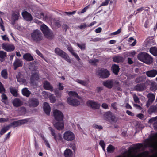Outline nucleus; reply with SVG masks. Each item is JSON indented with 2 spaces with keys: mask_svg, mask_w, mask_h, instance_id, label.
I'll return each mask as SVG.
<instances>
[{
  "mask_svg": "<svg viewBox=\"0 0 157 157\" xmlns=\"http://www.w3.org/2000/svg\"><path fill=\"white\" fill-rule=\"evenodd\" d=\"M104 117L107 121H111L114 122L115 121L116 117L110 111L106 112L104 115Z\"/></svg>",
  "mask_w": 157,
  "mask_h": 157,
  "instance_id": "obj_10",
  "label": "nucleus"
},
{
  "mask_svg": "<svg viewBox=\"0 0 157 157\" xmlns=\"http://www.w3.org/2000/svg\"><path fill=\"white\" fill-rule=\"evenodd\" d=\"M93 127L96 129H98L99 130H101L103 129L102 126L101 125H98L97 124H94Z\"/></svg>",
  "mask_w": 157,
  "mask_h": 157,
  "instance_id": "obj_51",
  "label": "nucleus"
},
{
  "mask_svg": "<svg viewBox=\"0 0 157 157\" xmlns=\"http://www.w3.org/2000/svg\"><path fill=\"white\" fill-rule=\"evenodd\" d=\"M20 125H21L22 124H24L25 123H27L29 121V119H22L20 120H18Z\"/></svg>",
  "mask_w": 157,
  "mask_h": 157,
  "instance_id": "obj_46",
  "label": "nucleus"
},
{
  "mask_svg": "<svg viewBox=\"0 0 157 157\" xmlns=\"http://www.w3.org/2000/svg\"><path fill=\"white\" fill-rule=\"evenodd\" d=\"M97 72L98 75L103 78H108L110 75L109 71L106 69H101L98 70Z\"/></svg>",
  "mask_w": 157,
  "mask_h": 157,
  "instance_id": "obj_8",
  "label": "nucleus"
},
{
  "mask_svg": "<svg viewBox=\"0 0 157 157\" xmlns=\"http://www.w3.org/2000/svg\"><path fill=\"white\" fill-rule=\"evenodd\" d=\"M143 147V145L142 144L138 143L134 145L133 149L135 150H140Z\"/></svg>",
  "mask_w": 157,
  "mask_h": 157,
  "instance_id": "obj_38",
  "label": "nucleus"
},
{
  "mask_svg": "<svg viewBox=\"0 0 157 157\" xmlns=\"http://www.w3.org/2000/svg\"><path fill=\"white\" fill-rule=\"evenodd\" d=\"M28 103L30 107H35L38 105L39 101L37 98H32L29 100Z\"/></svg>",
  "mask_w": 157,
  "mask_h": 157,
  "instance_id": "obj_15",
  "label": "nucleus"
},
{
  "mask_svg": "<svg viewBox=\"0 0 157 157\" xmlns=\"http://www.w3.org/2000/svg\"><path fill=\"white\" fill-rule=\"evenodd\" d=\"M76 59L78 60V61H79L80 60V59L77 53H75L74 51L72 53H71Z\"/></svg>",
  "mask_w": 157,
  "mask_h": 157,
  "instance_id": "obj_54",
  "label": "nucleus"
},
{
  "mask_svg": "<svg viewBox=\"0 0 157 157\" xmlns=\"http://www.w3.org/2000/svg\"><path fill=\"white\" fill-rule=\"evenodd\" d=\"M2 97V102L4 103L5 104H6L7 100V97L6 96V95L4 94H2L1 96Z\"/></svg>",
  "mask_w": 157,
  "mask_h": 157,
  "instance_id": "obj_41",
  "label": "nucleus"
},
{
  "mask_svg": "<svg viewBox=\"0 0 157 157\" xmlns=\"http://www.w3.org/2000/svg\"><path fill=\"white\" fill-rule=\"evenodd\" d=\"M137 58L139 60L146 64H150L153 61V58L151 56L145 52H142L139 54Z\"/></svg>",
  "mask_w": 157,
  "mask_h": 157,
  "instance_id": "obj_4",
  "label": "nucleus"
},
{
  "mask_svg": "<svg viewBox=\"0 0 157 157\" xmlns=\"http://www.w3.org/2000/svg\"><path fill=\"white\" fill-rule=\"evenodd\" d=\"M19 16V14L18 13H13L12 16V19L14 23L15 21L18 20Z\"/></svg>",
  "mask_w": 157,
  "mask_h": 157,
  "instance_id": "obj_31",
  "label": "nucleus"
},
{
  "mask_svg": "<svg viewBox=\"0 0 157 157\" xmlns=\"http://www.w3.org/2000/svg\"><path fill=\"white\" fill-rule=\"evenodd\" d=\"M11 125L14 127H15L20 126V125L19 121H15L12 122L11 124Z\"/></svg>",
  "mask_w": 157,
  "mask_h": 157,
  "instance_id": "obj_44",
  "label": "nucleus"
},
{
  "mask_svg": "<svg viewBox=\"0 0 157 157\" xmlns=\"http://www.w3.org/2000/svg\"><path fill=\"white\" fill-rule=\"evenodd\" d=\"M145 85L144 83L138 84L134 87V89L137 91H142L145 89Z\"/></svg>",
  "mask_w": 157,
  "mask_h": 157,
  "instance_id": "obj_23",
  "label": "nucleus"
},
{
  "mask_svg": "<svg viewBox=\"0 0 157 157\" xmlns=\"http://www.w3.org/2000/svg\"><path fill=\"white\" fill-rule=\"evenodd\" d=\"M155 93H149L147 97L148 98V100L147 102L146 105L148 108L150 105L153 102L155 98Z\"/></svg>",
  "mask_w": 157,
  "mask_h": 157,
  "instance_id": "obj_11",
  "label": "nucleus"
},
{
  "mask_svg": "<svg viewBox=\"0 0 157 157\" xmlns=\"http://www.w3.org/2000/svg\"><path fill=\"white\" fill-rule=\"evenodd\" d=\"M10 90L11 93L15 97H16L17 95V90L16 89L12 88H10Z\"/></svg>",
  "mask_w": 157,
  "mask_h": 157,
  "instance_id": "obj_40",
  "label": "nucleus"
},
{
  "mask_svg": "<svg viewBox=\"0 0 157 157\" xmlns=\"http://www.w3.org/2000/svg\"><path fill=\"white\" fill-rule=\"evenodd\" d=\"M146 74L148 77L153 78L157 75V71L155 69L149 70L146 72Z\"/></svg>",
  "mask_w": 157,
  "mask_h": 157,
  "instance_id": "obj_20",
  "label": "nucleus"
},
{
  "mask_svg": "<svg viewBox=\"0 0 157 157\" xmlns=\"http://www.w3.org/2000/svg\"><path fill=\"white\" fill-rule=\"evenodd\" d=\"M53 116L55 120L58 122L55 123L53 122V124L55 127L58 130H62L63 129L64 124L63 122H60L63 120L64 116L62 113L57 109H55L53 111Z\"/></svg>",
  "mask_w": 157,
  "mask_h": 157,
  "instance_id": "obj_1",
  "label": "nucleus"
},
{
  "mask_svg": "<svg viewBox=\"0 0 157 157\" xmlns=\"http://www.w3.org/2000/svg\"><path fill=\"white\" fill-rule=\"evenodd\" d=\"M146 78V77L145 76H141L137 78L135 80L136 82L139 83L144 81Z\"/></svg>",
  "mask_w": 157,
  "mask_h": 157,
  "instance_id": "obj_33",
  "label": "nucleus"
},
{
  "mask_svg": "<svg viewBox=\"0 0 157 157\" xmlns=\"http://www.w3.org/2000/svg\"><path fill=\"white\" fill-rule=\"evenodd\" d=\"M23 59L27 61H31L34 60V58L29 53L25 54L23 55Z\"/></svg>",
  "mask_w": 157,
  "mask_h": 157,
  "instance_id": "obj_21",
  "label": "nucleus"
},
{
  "mask_svg": "<svg viewBox=\"0 0 157 157\" xmlns=\"http://www.w3.org/2000/svg\"><path fill=\"white\" fill-rule=\"evenodd\" d=\"M76 11H74L72 12H64V13H66L68 16H70L75 13Z\"/></svg>",
  "mask_w": 157,
  "mask_h": 157,
  "instance_id": "obj_62",
  "label": "nucleus"
},
{
  "mask_svg": "<svg viewBox=\"0 0 157 157\" xmlns=\"http://www.w3.org/2000/svg\"><path fill=\"white\" fill-rule=\"evenodd\" d=\"M150 52L154 56H157V48L153 47L151 48L149 50Z\"/></svg>",
  "mask_w": 157,
  "mask_h": 157,
  "instance_id": "obj_30",
  "label": "nucleus"
},
{
  "mask_svg": "<svg viewBox=\"0 0 157 157\" xmlns=\"http://www.w3.org/2000/svg\"><path fill=\"white\" fill-rule=\"evenodd\" d=\"M121 31V28H120L119 29H118L117 31L113 32L112 33V35H117L118 34H119L120 33V32Z\"/></svg>",
  "mask_w": 157,
  "mask_h": 157,
  "instance_id": "obj_59",
  "label": "nucleus"
},
{
  "mask_svg": "<svg viewBox=\"0 0 157 157\" xmlns=\"http://www.w3.org/2000/svg\"><path fill=\"white\" fill-rule=\"evenodd\" d=\"M39 79V75L38 72H36L32 74L30 77L31 83L33 85H36V81Z\"/></svg>",
  "mask_w": 157,
  "mask_h": 157,
  "instance_id": "obj_12",
  "label": "nucleus"
},
{
  "mask_svg": "<svg viewBox=\"0 0 157 157\" xmlns=\"http://www.w3.org/2000/svg\"><path fill=\"white\" fill-rule=\"evenodd\" d=\"M87 27V25L85 23H81L80 25L78 27L81 30H82L83 29H85Z\"/></svg>",
  "mask_w": 157,
  "mask_h": 157,
  "instance_id": "obj_42",
  "label": "nucleus"
},
{
  "mask_svg": "<svg viewBox=\"0 0 157 157\" xmlns=\"http://www.w3.org/2000/svg\"><path fill=\"white\" fill-rule=\"evenodd\" d=\"M110 0H105L104 2H103L100 5V6H104L107 5Z\"/></svg>",
  "mask_w": 157,
  "mask_h": 157,
  "instance_id": "obj_52",
  "label": "nucleus"
},
{
  "mask_svg": "<svg viewBox=\"0 0 157 157\" xmlns=\"http://www.w3.org/2000/svg\"><path fill=\"white\" fill-rule=\"evenodd\" d=\"M12 103L14 106L18 107L22 105V102L19 98H16L13 100Z\"/></svg>",
  "mask_w": 157,
  "mask_h": 157,
  "instance_id": "obj_22",
  "label": "nucleus"
},
{
  "mask_svg": "<svg viewBox=\"0 0 157 157\" xmlns=\"http://www.w3.org/2000/svg\"><path fill=\"white\" fill-rule=\"evenodd\" d=\"M43 87L45 89L49 90L51 91L53 90V87L48 81H46L44 82Z\"/></svg>",
  "mask_w": 157,
  "mask_h": 157,
  "instance_id": "obj_18",
  "label": "nucleus"
},
{
  "mask_svg": "<svg viewBox=\"0 0 157 157\" xmlns=\"http://www.w3.org/2000/svg\"><path fill=\"white\" fill-rule=\"evenodd\" d=\"M98 61L97 59H91L89 60V62L92 65H95L96 64V62H98Z\"/></svg>",
  "mask_w": 157,
  "mask_h": 157,
  "instance_id": "obj_56",
  "label": "nucleus"
},
{
  "mask_svg": "<svg viewBox=\"0 0 157 157\" xmlns=\"http://www.w3.org/2000/svg\"><path fill=\"white\" fill-rule=\"evenodd\" d=\"M87 104L88 106L95 109H98L100 106V104L92 100L88 101Z\"/></svg>",
  "mask_w": 157,
  "mask_h": 157,
  "instance_id": "obj_16",
  "label": "nucleus"
},
{
  "mask_svg": "<svg viewBox=\"0 0 157 157\" xmlns=\"http://www.w3.org/2000/svg\"><path fill=\"white\" fill-rule=\"evenodd\" d=\"M42 94L43 95V96L44 98H49V96H50L51 94L50 93L47 92L45 91H43L42 92Z\"/></svg>",
  "mask_w": 157,
  "mask_h": 157,
  "instance_id": "obj_45",
  "label": "nucleus"
},
{
  "mask_svg": "<svg viewBox=\"0 0 157 157\" xmlns=\"http://www.w3.org/2000/svg\"><path fill=\"white\" fill-rule=\"evenodd\" d=\"M10 127L9 126H6L4 127L1 130L0 134L1 135L4 134L9 129Z\"/></svg>",
  "mask_w": 157,
  "mask_h": 157,
  "instance_id": "obj_36",
  "label": "nucleus"
},
{
  "mask_svg": "<svg viewBox=\"0 0 157 157\" xmlns=\"http://www.w3.org/2000/svg\"><path fill=\"white\" fill-rule=\"evenodd\" d=\"M89 6V5H88L82 9L80 13L82 14L86 12L88 9Z\"/></svg>",
  "mask_w": 157,
  "mask_h": 157,
  "instance_id": "obj_63",
  "label": "nucleus"
},
{
  "mask_svg": "<svg viewBox=\"0 0 157 157\" xmlns=\"http://www.w3.org/2000/svg\"><path fill=\"white\" fill-rule=\"evenodd\" d=\"M36 53L40 57L44 59V58L43 54L38 50H36Z\"/></svg>",
  "mask_w": 157,
  "mask_h": 157,
  "instance_id": "obj_61",
  "label": "nucleus"
},
{
  "mask_svg": "<svg viewBox=\"0 0 157 157\" xmlns=\"http://www.w3.org/2000/svg\"><path fill=\"white\" fill-rule=\"evenodd\" d=\"M157 121V116L155 117H152L149 119V123H155Z\"/></svg>",
  "mask_w": 157,
  "mask_h": 157,
  "instance_id": "obj_47",
  "label": "nucleus"
},
{
  "mask_svg": "<svg viewBox=\"0 0 157 157\" xmlns=\"http://www.w3.org/2000/svg\"><path fill=\"white\" fill-rule=\"evenodd\" d=\"M64 155L65 157H72V152L70 149H66L64 151Z\"/></svg>",
  "mask_w": 157,
  "mask_h": 157,
  "instance_id": "obj_25",
  "label": "nucleus"
},
{
  "mask_svg": "<svg viewBox=\"0 0 157 157\" xmlns=\"http://www.w3.org/2000/svg\"><path fill=\"white\" fill-rule=\"evenodd\" d=\"M76 59L78 60V61H79L80 60V59L77 53H75L74 51L72 53H71Z\"/></svg>",
  "mask_w": 157,
  "mask_h": 157,
  "instance_id": "obj_53",
  "label": "nucleus"
},
{
  "mask_svg": "<svg viewBox=\"0 0 157 157\" xmlns=\"http://www.w3.org/2000/svg\"><path fill=\"white\" fill-rule=\"evenodd\" d=\"M1 46L3 49L8 52L13 51L15 48L14 46L13 45L6 43L2 44Z\"/></svg>",
  "mask_w": 157,
  "mask_h": 157,
  "instance_id": "obj_13",
  "label": "nucleus"
},
{
  "mask_svg": "<svg viewBox=\"0 0 157 157\" xmlns=\"http://www.w3.org/2000/svg\"><path fill=\"white\" fill-rule=\"evenodd\" d=\"M1 75L2 77L5 79H6L8 78V73L6 69H4L2 71Z\"/></svg>",
  "mask_w": 157,
  "mask_h": 157,
  "instance_id": "obj_32",
  "label": "nucleus"
},
{
  "mask_svg": "<svg viewBox=\"0 0 157 157\" xmlns=\"http://www.w3.org/2000/svg\"><path fill=\"white\" fill-rule=\"evenodd\" d=\"M22 15L24 18L28 21H31L33 19V17L30 14L26 11L23 12Z\"/></svg>",
  "mask_w": 157,
  "mask_h": 157,
  "instance_id": "obj_17",
  "label": "nucleus"
},
{
  "mask_svg": "<svg viewBox=\"0 0 157 157\" xmlns=\"http://www.w3.org/2000/svg\"><path fill=\"white\" fill-rule=\"evenodd\" d=\"M107 150L108 153H112L114 152L115 148L112 145L110 144L107 147Z\"/></svg>",
  "mask_w": 157,
  "mask_h": 157,
  "instance_id": "obj_37",
  "label": "nucleus"
},
{
  "mask_svg": "<svg viewBox=\"0 0 157 157\" xmlns=\"http://www.w3.org/2000/svg\"><path fill=\"white\" fill-rule=\"evenodd\" d=\"M49 98L51 102L54 103L55 102L56 99L55 97L53 96V94H51L50 96H49Z\"/></svg>",
  "mask_w": 157,
  "mask_h": 157,
  "instance_id": "obj_48",
  "label": "nucleus"
},
{
  "mask_svg": "<svg viewBox=\"0 0 157 157\" xmlns=\"http://www.w3.org/2000/svg\"><path fill=\"white\" fill-rule=\"evenodd\" d=\"M22 93L23 95L27 97H29L31 94L30 92L26 88H25L22 90Z\"/></svg>",
  "mask_w": 157,
  "mask_h": 157,
  "instance_id": "obj_27",
  "label": "nucleus"
},
{
  "mask_svg": "<svg viewBox=\"0 0 157 157\" xmlns=\"http://www.w3.org/2000/svg\"><path fill=\"white\" fill-rule=\"evenodd\" d=\"M150 90L152 91H155L157 90V83L153 82L151 83Z\"/></svg>",
  "mask_w": 157,
  "mask_h": 157,
  "instance_id": "obj_35",
  "label": "nucleus"
},
{
  "mask_svg": "<svg viewBox=\"0 0 157 157\" xmlns=\"http://www.w3.org/2000/svg\"><path fill=\"white\" fill-rule=\"evenodd\" d=\"M113 59L114 62L119 63L122 61L123 58L119 56H115L113 57Z\"/></svg>",
  "mask_w": 157,
  "mask_h": 157,
  "instance_id": "obj_34",
  "label": "nucleus"
},
{
  "mask_svg": "<svg viewBox=\"0 0 157 157\" xmlns=\"http://www.w3.org/2000/svg\"><path fill=\"white\" fill-rule=\"evenodd\" d=\"M2 39L5 41H9V39L6 35H1Z\"/></svg>",
  "mask_w": 157,
  "mask_h": 157,
  "instance_id": "obj_58",
  "label": "nucleus"
},
{
  "mask_svg": "<svg viewBox=\"0 0 157 157\" xmlns=\"http://www.w3.org/2000/svg\"><path fill=\"white\" fill-rule=\"evenodd\" d=\"M69 147L72 148L74 151H75L76 149V147L75 144L74 143H71L69 144Z\"/></svg>",
  "mask_w": 157,
  "mask_h": 157,
  "instance_id": "obj_49",
  "label": "nucleus"
},
{
  "mask_svg": "<svg viewBox=\"0 0 157 157\" xmlns=\"http://www.w3.org/2000/svg\"><path fill=\"white\" fill-rule=\"evenodd\" d=\"M23 64V62L21 59L16 57L13 63L14 69L16 70L17 68L22 67Z\"/></svg>",
  "mask_w": 157,
  "mask_h": 157,
  "instance_id": "obj_14",
  "label": "nucleus"
},
{
  "mask_svg": "<svg viewBox=\"0 0 157 157\" xmlns=\"http://www.w3.org/2000/svg\"><path fill=\"white\" fill-rule=\"evenodd\" d=\"M5 89L2 83L0 82V93H2L5 91Z\"/></svg>",
  "mask_w": 157,
  "mask_h": 157,
  "instance_id": "obj_55",
  "label": "nucleus"
},
{
  "mask_svg": "<svg viewBox=\"0 0 157 157\" xmlns=\"http://www.w3.org/2000/svg\"><path fill=\"white\" fill-rule=\"evenodd\" d=\"M76 81L78 83H79L82 85L83 86H86L87 85L86 81H84L80 79H77Z\"/></svg>",
  "mask_w": 157,
  "mask_h": 157,
  "instance_id": "obj_43",
  "label": "nucleus"
},
{
  "mask_svg": "<svg viewBox=\"0 0 157 157\" xmlns=\"http://www.w3.org/2000/svg\"><path fill=\"white\" fill-rule=\"evenodd\" d=\"M133 97L135 102L136 103H138L139 100L138 97L136 95H134Z\"/></svg>",
  "mask_w": 157,
  "mask_h": 157,
  "instance_id": "obj_60",
  "label": "nucleus"
},
{
  "mask_svg": "<svg viewBox=\"0 0 157 157\" xmlns=\"http://www.w3.org/2000/svg\"><path fill=\"white\" fill-rule=\"evenodd\" d=\"M103 84L104 86L109 88H111L113 85V82L112 80H108L104 82Z\"/></svg>",
  "mask_w": 157,
  "mask_h": 157,
  "instance_id": "obj_24",
  "label": "nucleus"
},
{
  "mask_svg": "<svg viewBox=\"0 0 157 157\" xmlns=\"http://www.w3.org/2000/svg\"><path fill=\"white\" fill-rule=\"evenodd\" d=\"M113 72L115 74H118L119 70V66L118 65L114 64L113 65L112 67Z\"/></svg>",
  "mask_w": 157,
  "mask_h": 157,
  "instance_id": "obj_28",
  "label": "nucleus"
},
{
  "mask_svg": "<svg viewBox=\"0 0 157 157\" xmlns=\"http://www.w3.org/2000/svg\"><path fill=\"white\" fill-rule=\"evenodd\" d=\"M102 108L104 109H108L109 108L107 104L105 103H103L101 105Z\"/></svg>",
  "mask_w": 157,
  "mask_h": 157,
  "instance_id": "obj_64",
  "label": "nucleus"
},
{
  "mask_svg": "<svg viewBox=\"0 0 157 157\" xmlns=\"http://www.w3.org/2000/svg\"><path fill=\"white\" fill-rule=\"evenodd\" d=\"M43 108L45 113L48 115L50 114V107L48 103L44 102L43 104Z\"/></svg>",
  "mask_w": 157,
  "mask_h": 157,
  "instance_id": "obj_19",
  "label": "nucleus"
},
{
  "mask_svg": "<svg viewBox=\"0 0 157 157\" xmlns=\"http://www.w3.org/2000/svg\"><path fill=\"white\" fill-rule=\"evenodd\" d=\"M31 38L33 41L36 43L40 42L43 39V36L41 32L38 29H35L31 33Z\"/></svg>",
  "mask_w": 157,
  "mask_h": 157,
  "instance_id": "obj_5",
  "label": "nucleus"
},
{
  "mask_svg": "<svg viewBox=\"0 0 157 157\" xmlns=\"http://www.w3.org/2000/svg\"><path fill=\"white\" fill-rule=\"evenodd\" d=\"M6 52L3 51H0V61L1 62H3L5 58L6 57Z\"/></svg>",
  "mask_w": 157,
  "mask_h": 157,
  "instance_id": "obj_26",
  "label": "nucleus"
},
{
  "mask_svg": "<svg viewBox=\"0 0 157 157\" xmlns=\"http://www.w3.org/2000/svg\"><path fill=\"white\" fill-rule=\"evenodd\" d=\"M70 97L67 99V102L69 104L73 106H77L80 103L78 101L75 99V98H80L77 93L75 91H70L68 92Z\"/></svg>",
  "mask_w": 157,
  "mask_h": 157,
  "instance_id": "obj_2",
  "label": "nucleus"
},
{
  "mask_svg": "<svg viewBox=\"0 0 157 157\" xmlns=\"http://www.w3.org/2000/svg\"><path fill=\"white\" fill-rule=\"evenodd\" d=\"M55 52L57 55L59 56L64 59L66 61L70 63H71V60L69 56L64 52L58 48H56L55 49Z\"/></svg>",
  "mask_w": 157,
  "mask_h": 157,
  "instance_id": "obj_6",
  "label": "nucleus"
},
{
  "mask_svg": "<svg viewBox=\"0 0 157 157\" xmlns=\"http://www.w3.org/2000/svg\"><path fill=\"white\" fill-rule=\"evenodd\" d=\"M155 112H157V104L155 106H151L148 110V112L150 114Z\"/></svg>",
  "mask_w": 157,
  "mask_h": 157,
  "instance_id": "obj_29",
  "label": "nucleus"
},
{
  "mask_svg": "<svg viewBox=\"0 0 157 157\" xmlns=\"http://www.w3.org/2000/svg\"><path fill=\"white\" fill-rule=\"evenodd\" d=\"M40 29L45 37L48 39H51L54 37L53 32L44 24L40 25Z\"/></svg>",
  "mask_w": 157,
  "mask_h": 157,
  "instance_id": "obj_3",
  "label": "nucleus"
},
{
  "mask_svg": "<svg viewBox=\"0 0 157 157\" xmlns=\"http://www.w3.org/2000/svg\"><path fill=\"white\" fill-rule=\"evenodd\" d=\"M78 46L82 50H83L85 49V44H78Z\"/></svg>",
  "mask_w": 157,
  "mask_h": 157,
  "instance_id": "obj_57",
  "label": "nucleus"
},
{
  "mask_svg": "<svg viewBox=\"0 0 157 157\" xmlns=\"http://www.w3.org/2000/svg\"><path fill=\"white\" fill-rule=\"evenodd\" d=\"M48 129L50 131L51 135L53 136L54 139L57 143L62 140V136L60 134L58 133L56 134L55 130L51 127H49Z\"/></svg>",
  "mask_w": 157,
  "mask_h": 157,
  "instance_id": "obj_9",
  "label": "nucleus"
},
{
  "mask_svg": "<svg viewBox=\"0 0 157 157\" xmlns=\"http://www.w3.org/2000/svg\"><path fill=\"white\" fill-rule=\"evenodd\" d=\"M64 139L68 141H71L75 138V136L72 132L67 131H66L63 134Z\"/></svg>",
  "mask_w": 157,
  "mask_h": 157,
  "instance_id": "obj_7",
  "label": "nucleus"
},
{
  "mask_svg": "<svg viewBox=\"0 0 157 157\" xmlns=\"http://www.w3.org/2000/svg\"><path fill=\"white\" fill-rule=\"evenodd\" d=\"M16 78L17 81L19 82H22V83H25L26 82V80L21 77L20 75H19L16 76Z\"/></svg>",
  "mask_w": 157,
  "mask_h": 157,
  "instance_id": "obj_39",
  "label": "nucleus"
},
{
  "mask_svg": "<svg viewBox=\"0 0 157 157\" xmlns=\"http://www.w3.org/2000/svg\"><path fill=\"white\" fill-rule=\"evenodd\" d=\"M152 140L155 141H157V133L154 134L151 137Z\"/></svg>",
  "mask_w": 157,
  "mask_h": 157,
  "instance_id": "obj_50",
  "label": "nucleus"
}]
</instances>
